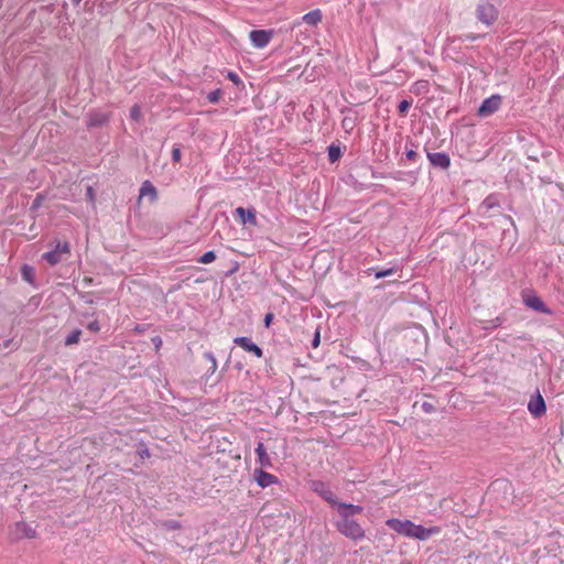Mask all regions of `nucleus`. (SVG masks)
I'll return each instance as SVG.
<instances>
[{"instance_id": "nucleus-1", "label": "nucleus", "mask_w": 564, "mask_h": 564, "mask_svg": "<svg viewBox=\"0 0 564 564\" xmlns=\"http://www.w3.org/2000/svg\"><path fill=\"white\" fill-rule=\"evenodd\" d=\"M336 528L343 535L355 541L362 540L366 535L361 525L352 519L341 518Z\"/></svg>"}, {"instance_id": "nucleus-2", "label": "nucleus", "mask_w": 564, "mask_h": 564, "mask_svg": "<svg viewBox=\"0 0 564 564\" xmlns=\"http://www.w3.org/2000/svg\"><path fill=\"white\" fill-rule=\"evenodd\" d=\"M70 253L68 242L57 241L55 248L52 251L45 252L42 258L46 260L51 265H55L63 260V257Z\"/></svg>"}, {"instance_id": "nucleus-3", "label": "nucleus", "mask_w": 564, "mask_h": 564, "mask_svg": "<svg viewBox=\"0 0 564 564\" xmlns=\"http://www.w3.org/2000/svg\"><path fill=\"white\" fill-rule=\"evenodd\" d=\"M476 13L478 20L486 25H491L498 18L497 8L489 2L479 3Z\"/></svg>"}, {"instance_id": "nucleus-4", "label": "nucleus", "mask_w": 564, "mask_h": 564, "mask_svg": "<svg viewBox=\"0 0 564 564\" xmlns=\"http://www.w3.org/2000/svg\"><path fill=\"white\" fill-rule=\"evenodd\" d=\"M501 106V97L499 95H492L486 98L480 107L478 108V116L486 118L498 111Z\"/></svg>"}, {"instance_id": "nucleus-5", "label": "nucleus", "mask_w": 564, "mask_h": 564, "mask_svg": "<svg viewBox=\"0 0 564 564\" xmlns=\"http://www.w3.org/2000/svg\"><path fill=\"white\" fill-rule=\"evenodd\" d=\"M441 533L440 527L424 528L423 525L413 523L411 529L410 539H416L420 541H425L432 535H436Z\"/></svg>"}, {"instance_id": "nucleus-6", "label": "nucleus", "mask_w": 564, "mask_h": 564, "mask_svg": "<svg viewBox=\"0 0 564 564\" xmlns=\"http://www.w3.org/2000/svg\"><path fill=\"white\" fill-rule=\"evenodd\" d=\"M386 524L398 534L403 535L405 538H410L413 522L410 520H401L393 518L387 520Z\"/></svg>"}, {"instance_id": "nucleus-7", "label": "nucleus", "mask_w": 564, "mask_h": 564, "mask_svg": "<svg viewBox=\"0 0 564 564\" xmlns=\"http://www.w3.org/2000/svg\"><path fill=\"white\" fill-rule=\"evenodd\" d=\"M528 410L534 417H541L545 414L546 405L540 392L531 397L528 403Z\"/></svg>"}, {"instance_id": "nucleus-8", "label": "nucleus", "mask_w": 564, "mask_h": 564, "mask_svg": "<svg viewBox=\"0 0 564 564\" xmlns=\"http://www.w3.org/2000/svg\"><path fill=\"white\" fill-rule=\"evenodd\" d=\"M312 490L318 494L325 501L334 506L337 503V499L335 494L330 490V488L324 484L323 481H313Z\"/></svg>"}, {"instance_id": "nucleus-9", "label": "nucleus", "mask_w": 564, "mask_h": 564, "mask_svg": "<svg viewBox=\"0 0 564 564\" xmlns=\"http://www.w3.org/2000/svg\"><path fill=\"white\" fill-rule=\"evenodd\" d=\"M272 37V31L257 30L250 32V40L256 47H265Z\"/></svg>"}, {"instance_id": "nucleus-10", "label": "nucleus", "mask_w": 564, "mask_h": 564, "mask_svg": "<svg viewBox=\"0 0 564 564\" xmlns=\"http://www.w3.org/2000/svg\"><path fill=\"white\" fill-rule=\"evenodd\" d=\"M334 506L337 507V512L340 518L351 519L355 514H360L364 510L361 506L343 503L337 500V503Z\"/></svg>"}, {"instance_id": "nucleus-11", "label": "nucleus", "mask_w": 564, "mask_h": 564, "mask_svg": "<svg viewBox=\"0 0 564 564\" xmlns=\"http://www.w3.org/2000/svg\"><path fill=\"white\" fill-rule=\"evenodd\" d=\"M235 214L242 225L249 224L251 226H257L258 224L257 213L253 208L245 209L243 207H237Z\"/></svg>"}, {"instance_id": "nucleus-12", "label": "nucleus", "mask_w": 564, "mask_h": 564, "mask_svg": "<svg viewBox=\"0 0 564 564\" xmlns=\"http://www.w3.org/2000/svg\"><path fill=\"white\" fill-rule=\"evenodd\" d=\"M234 343L245 349L248 352H252L256 357L261 358L263 352L262 349L253 344L248 337H236Z\"/></svg>"}, {"instance_id": "nucleus-13", "label": "nucleus", "mask_w": 564, "mask_h": 564, "mask_svg": "<svg viewBox=\"0 0 564 564\" xmlns=\"http://www.w3.org/2000/svg\"><path fill=\"white\" fill-rule=\"evenodd\" d=\"M524 304L538 312L544 313V314H552V311L544 304L541 297L538 295H528L524 297Z\"/></svg>"}, {"instance_id": "nucleus-14", "label": "nucleus", "mask_w": 564, "mask_h": 564, "mask_svg": "<svg viewBox=\"0 0 564 564\" xmlns=\"http://www.w3.org/2000/svg\"><path fill=\"white\" fill-rule=\"evenodd\" d=\"M254 479L261 488L278 484V478L274 475L262 470V468L254 470Z\"/></svg>"}, {"instance_id": "nucleus-15", "label": "nucleus", "mask_w": 564, "mask_h": 564, "mask_svg": "<svg viewBox=\"0 0 564 564\" xmlns=\"http://www.w3.org/2000/svg\"><path fill=\"white\" fill-rule=\"evenodd\" d=\"M429 160L430 162L438 167L447 169L451 165V159L446 153L443 152H435V153H429Z\"/></svg>"}, {"instance_id": "nucleus-16", "label": "nucleus", "mask_w": 564, "mask_h": 564, "mask_svg": "<svg viewBox=\"0 0 564 564\" xmlns=\"http://www.w3.org/2000/svg\"><path fill=\"white\" fill-rule=\"evenodd\" d=\"M256 454L258 457V463L261 468L263 467H271V459L267 453V449L263 445V443L259 442L258 446L256 447Z\"/></svg>"}, {"instance_id": "nucleus-17", "label": "nucleus", "mask_w": 564, "mask_h": 564, "mask_svg": "<svg viewBox=\"0 0 564 564\" xmlns=\"http://www.w3.org/2000/svg\"><path fill=\"white\" fill-rule=\"evenodd\" d=\"M149 196L152 202L156 200L158 192L156 188L150 181H144L140 188V198Z\"/></svg>"}, {"instance_id": "nucleus-18", "label": "nucleus", "mask_w": 564, "mask_h": 564, "mask_svg": "<svg viewBox=\"0 0 564 564\" xmlns=\"http://www.w3.org/2000/svg\"><path fill=\"white\" fill-rule=\"evenodd\" d=\"M302 20L308 25H316L322 21V12L319 9L310 11L302 17Z\"/></svg>"}, {"instance_id": "nucleus-19", "label": "nucleus", "mask_w": 564, "mask_h": 564, "mask_svg": "<svg viewBox=\"0 0 564 564\" xmlns=\"http://www.w3.org/2000/svg\"><path fill=\"white\" fill-rule=\"evenodd\" d=\"M341 156V150L338 145H329L328 148V159L332 163L336 162Z\"/></svg>"}, {"instance_id": "nucleus-20", "label": "nucleus", "mask_w": 564, "mask_h": 564, "mask_svg": "<svg viewBox=\"0 0 564 564\" xmlns=\"http://www.w3.org/2000/svg\"><path fill=\"white\" fill-rule=\"evenodd\" d=\"M108 121L107 115H91L88 124L91 127L100 126Z\"/></svg>"}, {"instance_id": "nucleus-21", "label": "nucleus", "mask_w": 564, "mask_h": 564, "mask_svg": "<svg viewBox=\"0 0 564 564\" xmlns=\"http://www.w3.org/2000/svg\"><path fill=\"white\" fill-rule=\"evenodd\" d=\"M80 335H82V330L80 329H75L74 332H72L65 339V345L66 346H72V345H75L79 341L80 339Z\"/></svg>"}, {"instance_id": "nucleus-22", "label": "nucleus", "mask_w": 564, "mask_h": 564, "mask_svg": "<svg viewBox=\"0 0 564 564\" xmlns=\"http://www.w3.org/2000/svg\"><path fill=\"white\" fill-rule=\"evenodd\" d=\"M17 528L19 530H22L23 531V536H25L28 539H34L35 535H36L35 530L30 528V527H28L25 523H18Z\"/></svg>"}, {"instance_id": "nucleus-23", "label": "nucleus", "mask_w": 564, "mask_h": 564, "mask_svg": "<svg viewBox=\"0 0 564 564\" xmlns=\"http://www.w3.org/2000/svg\"><path fill=\"white\" fill-rule=\"evenodd\" d=\"M216 254L214 251H207L205 252L199 259L198 262L203 264H208L215 261Z\"/></svg>"}, {"instance_id": "nucleus-24", "label": "nucleus", "mask_w": 564, "mask_h": 564, "mask_svg": "<svg viewBox=\"0 0 564 564\" xmlns=\"http://www.w3.org/2000/svg\"><path fill=\"white\" fill-rule=\"evenodd\" d=\"M33 275H34V271H33V268L31 267H28V265H24L22 268V276L25 281L32 283L33 282Z\"/></svg>"}, {"instance_id": "nucleus-25", "label": "nucleus", "mask_w": 564, "mask_h": 564, "mask_svg": "<svg viewBox=\"0 0 564 564\" xmlns=\"http://www.w3.org/2000/svg\"><path fill=\"white\" fill-rule=\"evenodd\" d=\"M130 118L134 121H140L141 118H142V113H141V107L139 105H134L131 109H130Z\"/></svg>"}, {"instance_id": "nucleus-26", "label": "nucleus", "mask_w": 564, "mask_h": 564, "mask_svg": "<svg viewBox=\"0 0 564 564\" xmlns=\"http://www.w3.org/2000/svg\"><path fill=\"white\" fill-rule=\"evenodd\" d=\"M205 357L209 360V362H210L209 371H210L212 375H214L216 372L217 368H218L217 360L214 357V355L210 354V352H206Z\"/></svg>"}, {"instance_id": "nucleus-27", "label": "nucleus", "mask_w": 564, "mask_h": 564, "mask_svg": "<svg viewBox=\"0 0 564 564\" xmlns=\"http://www.w3.org/2000/svg\"><path fill=\"white\" fill-rule=\"evenodd\" d=\"M341 127L347 131H351L355 127V120L350 117H345L341 121Z\"/></svg>"}, {"instance_id": "nucleus-28", "label": "nucleus", "mask_w": 564, "mask_h": 564, "mask_svg": "<svg viewBox=\"0 0 564 564\" xmlns=\"http://www.w3.org/2000/svg\"><path fill=\"white\" fill-rule=\"evenodd\" d=\"M411 105H412L411 100H402L398 106L400 115H402V116L406 115Z\"/></svg>"}, {"instance_id": "nucleus-29", "label": "nucleus", "mask_w": 564, "mask_h": 564, "mask_svg": "<svg viewBox=\"0 0 564 564\" xmlns=\"http://www.w3.org/2000/svg\"><path fill=\"white\" fill-rule=\"evenodd\" d=\"M221 96V91L219 89H216V90H213L210 91L208 95H207V99L213 102V104H216L218 102L219 98Z\"/></svg>"}, {"instance_id": "nucleus-30", "label": "nucleus", "mask_w": 564, "mask_h": 564, "mask_svg": "<svg viewBox=\"0 0 564 564\" xmlns=\"http://www.w3.org/2000/svg\"><path fill=\"white\" fill-rule=\"evenodd\" d=\"M394 272H395V270L393 268H390L387 270L378 271L375 276H376V279H381V278L392 275Z\"/></svg>"}, {"instance_id": "nucleus-31", "label": "nucleus", "mask_w": 564, "mask_h": 564, "mask_svg": "<svg viewBox=\"0 0 564 564\" xmlns=\"http://www.w3.org/2000/svg\"><path fill=\"white\" fill-rule=\"evenodd\" d=\"M181 149L180 147L175 145L172 150V160L174 162H180L181 161Z\"/></svg>"}, {"instance_id": "nucleus-32", "label": "nucleus", "mask_w": 564, "mask_h": 564, "mask_svg": "<svg viewBox=\"0 0 564 564\" xmlns=\"http://www.w3.org/2000/svg\"><path fill=\"white\" fill-rule=\"evenodd\" d=\"M87 328H88L89 330H91V332H95V333L99 332V330H100V326H99L98 321H93V322H90V323L87 325Z\"/></svg>"}, {"instance_id": "nucleus-33", "label": "nucleus", "mask_w": 564, "mask_h": 564, "mask_svg": "<svg viewBox=\"0 0 564 564\" xmlns=\"http://www.w3.org/2000/svg\"><path fill=\"white\" fill-rule=\"evenodd\" d=\"M227 77H228L231 82H234V83H236V84H238V83H239V77H238V75H237L236 73L229 72V73H228V75H227Z\"/></svg>"}, {"instance_id": "nucleus-34", "label": "nucleus", "mask_w": 564, "mask_h": 564, "mask_svg": "<svg viewBox=\"0 0 564 564\" xmlns=\"http://www.w3.org/2000/svg\"><path fill=\"white\" fill-rule=\"evenodd\" d=\"M319 345V332L317 330L315 333L314 339H313V347H317Z\"/></svg>"}, {"instance_id": "nucleus-35", "label": "nucleus", "mask_w": 564, "mask_h": 564, "mask_svg": "<svg viewBox=\"0 0 564 564\" xmlns=\"http://www.w3.org/2000/svg\"><path fill=\"white\" fill-rule=\"evenodd\" d=\"M272 317H273V315L271 313L265 315L264 323H265L267 326L270 325V323L272 321Z\"/></svg>"}, {"instance_id": "nucleus-36", "label": "nucleus", "mask_w": 564, "mask_h": 564, "mask_svg": "<svg viewBox=\"0 0 564 564\" xmlns=\"http://www.w3.org/2000/svg\"><path fill=\"white\" fill-rule=\"evenodd\" d=\"M87 196L89 197L90 200H94V191L91 187L87 188Z\"/></svg>"}, {"instance_id": "nucleus-37", "label": "nucleus", "mask_w": 564, "mask_h": 564, "mask_svg": "<svg viewBox=\"0 0 564 564\" xmlns=\"http://www.w3.org/2000/svg\"><path fill=\"white\" fill-rule=\"evenodd\" d=\"M415 155H416V153L414 151H412V150L406 153V156L409 159H413Z\"/></svg>"}, {"instance_id": "nucleus-38", "label": "nucleus", "mask_w": 564, "mask_h": 564, "mask_svg": "<svg viewBox=\"0 0 564 564\" xmlns=\"http://www.w3.org/2000/svg\"><path fill=\"white\" fill-rule=\"evenodd\" d=\"M84 281H85L86 283H91V279H90V278H85V279H84Z\"/></svg>"}, {"instance_id": "nucleus-39", "label": "nucleus", "mask_w": 564, "mask_h": 564, "mask_svg": "<svg viewBox=\"0 0 564 564\" xmlns=\"http://www.w3.org/2000/svg\"><path fill=\"white\" fill-rule=\"evenodd\" d=\"M218 381H219V379H218V378H216V379L210 383V386H215Z\"/></svg>"}, {"instance_id": "nucleus-40", "label": "nucleus", "mask_w": 564, "mask_h": 564, "mask_svg": "<svg viewBox=\"0 0 564 564\" xmlns=\"http://www.w3.org/2000/svg\"><path fill=\"white\" fill-rule=\"evenodd\" d=\"M73 1L76 2V3H79L82 0H73Z\"/></svg>"}]
</instances>
